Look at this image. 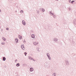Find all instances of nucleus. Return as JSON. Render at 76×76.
Listing matches in <instances>:
<instances>
[{
    "mask_svg": "<svg viewBox=\"0 0 76 76\" xmlns=\"http://www.w3.org/2000/svg\"><path fill=\"white\" fill-rule=\"evenodd\" d=\"M53 41H54L55 42H57V39L56 38H54L53 39Z\"/></svg>",
    "mask_w": 76,
    "mask_h": 76,
    "instance_id": "obj_7",
    "label": "nucleus"
},
{
    "mask_svg": "<svg viewBox=\"0 0 76 76\" xmlns=\"http://www.w3.org/2000/svg\"><path fill=\"white\" fill-rule=\"evenodd\" d=\"M39 10L42 11V12H45V10L42 8H40Z\"/></svg>",
    "mask_w": 76,
    "mask_h": 76,
    "instance_id": "obj_2",
    "label": "nucleus"
},
{
    "mask_svg": "<svg viewBox=\"0 0 76 76\" xmlns=\"http://www.w3.org/2000/svg\"><path fill=\"white\" fill-rule=\"evenodd\" d=\"M19 66H20V64H19V63H18L16 64V66H17V67H19Z\"/></svg>",
    "mask_w": 76,
    "mask_h": 76,
    "instance_id": "obj_16",
    "label": "nucleus"
},
{
    "mask_svg": "<svg viewBox=\"0 0 76 76\" xmlns=\"http://www.w3.org/2000/svg\"><path fill=\"white\" fill-rule=\"evenodd\" d=\"M58 0H57V1H58Z\"/></svg>",
    "mask_w": 76,
    "mask_h": 76,
    "instance_id": "obj_37",
    "label": "nucleus"
},
{
    "mask_svg": "<svg viewBox=\"0 0 76 76\" xmlns=\"http://www.w3.org/2000/svg\"><path fill=\"white\" fill-rule=\"evenodd\" d=\"M35 35L34 34H32L31 35V37L33 39H35Z\"/></svg>",
    "mask_w": 76,
    "mask_h": 76,
    "instance_id": "obj_3",
    "label": "nucleus"
},
{
    "mask_svg": "<svg viewBox=\"0 0 76 76\" xmlns=\"http://www.w3.org/2000/svg\"><path fill=\"white\" fill-rule=\"evenodd\" d=\"M37 13H38V14H39V11L38 10L37 11Z\"/></svg>",
    "mask_w": 76,
    "mask_h": 76,
    "instance_id": "obj_22",
    "label": "nucleus"
},
{
    "mask_svg": "<svg viewBox=\"0 0 76 76\" xmlns=\"http://www.w3.org/2000/svg\"><path fill=\"white\" fill-rule=\"evenodd\" d=\"M73 2H75V1H71V3H73Z\"/></svg>",
    "mask_w": 76,
    "mask_h": 76,
    "instance_id": "obj_27",
    "label": "nucleus"
},
{
    "mask_svg": "<svg viewBox=\"0 0 76 76\" xmlns=\"http://www.w3.org/2000/svg\"><path fill=\"white\" fill-rule=\"evenodd\" d=\"M28 58L30 60H32V58L31 57L29 56L28 57Z\"/></svg>",
    "mask_w": 76,
    "mask_h": 76,
    "instance_id": "obj_11",
    "label": "nucleus"
},
{
    "mask_svg": "<svg viewBox=\"0 0 76 76\" xmlns=\"http://www.w3.org/2000/svg\"><path fill=\"white\" fill-rule=\"evenodd\" d=\"M74 23L75 25H76V20H75L74 21Z\"/></svg>",
    "mask_w": 76,
    "mask_h": 76,
    "instance_id": "obj_14",
    "label": "nucleus"
},
{
    "mask_svg": "<svg viewBox=\"0 0 76 76\" xmlns=\"http://www.w3.org/2000/svg\"><path fill=\"white\" fill-rule=\"evenodd\" d=\"M1 44L2 45H4V44H5V43H4L2 42L1 43Z\"/></svg>",
    "mask_w": 76,
    "mask_h": 76,
    "instance_id": "obj_26",
    "label": "nucleus"
},
{
    "mask_svg": "<svg viewBox=\"0 0 76 76\" xmlns=\"http://www.w3.org/2000/svg\"><path fill=\"white\" fill-rule=\"evenodd\" d=\"M33 73H31V75H33Z\"/></svg>",
    "mask_w": 76,
    "mask_h": 76,
    "instance_id": "obj_35",
    "label": "nucleus"
},
{
    "mask_svg": "<svg viewBox=\"0 0 76 76\" xmlns=\"http://www.w3.org/2000/svg\"><path fill=\"white\" fill-rule=\"evenodd\" d=\"M47 57H48V58L50 57V56H47Z\"/></svg>",
    "mask_w": 76,
    "mask_h": 76,
    "instance_id": "obj_31",
    "label": "nucleus"
},
{
    "mask_svg": "<svg viewBox=\"0 0 76 76\" xmlns=\"http://www.w3.org/2000/svg\"><path fill=\"white\" fill-rule=\"evenodd\" d=\"M48 58L50 60H51V57L50 56Z\"/></svg>",
    "mask_w": 76,
    "mask_h": 76,
    "instance_id": "obj_24",
    "label": "nucleus"
},
{
    "mask_svg": "<svg viewBox=\"0 0 76 76\" xmlns=\"http://www.w3.org/2000/svg\"><path fill=\"white\" fill-rule=\"evenodd\" d=\"M1 12V10L0 9V13Z\"/></svg>",
    "mask_w": 76,
    "mask_h": 76,
    "instance_id": "obj_33",
    "label": "nucleus"
},
{
    "mask_svg": "<svg viewBox=\"0 0 76 76\" xmlns=\"http://www.w3.org/2000/svg\"><path fill=\"white\" fill-rule=\"evenodd\" d=\"M37 50L38 51H39V48H37Z\"/></svg>",
    "mask_w": 76,
    "mask_h": 76,
    "instance_id": "obj_25",
    "label": "nucleus"
},
{
    "mask_svg": "<svg viewBox=\"0 0 76 76\" xmlns=\"http://www.w3.org/2000/svg\"><path fill=\"white\" fill-rule=\"evenodd\" d=\"M49 13L50 14V15H53V16L54 15V14L52 12L50 11V12H49Z\"/></svg>",
    "mask_w": 76,
    "mask_h": 76,
    "instance_id": "obj_8",
    "label": "nucleus"
},
{
    "mask_svg": "<svg viewBox=\"0 0 76 76\" xmlns=\"http://www.w3.org/2000/svg\"><path fill=\"white\" fill-rule=\"evenodd\" d=\"M25 42V40H23V42Z\"/></svg>",
    "mask_w": 76,
    "mask_h": 76,
    "instance_id": "obj_34",
    "label": "nucleus"
},
{
    "mask_svg": "<svg viewBox=\"0 0 76 76\" xmlns=\"http://www.w3.org/2000/svg\"><path fill=\"white\" fill-rule=\"evenodd\" d=\"M31 60H33L34 61H35L34 60V59L33 58H32V59H31Z\"/></svg>",
    "mask_w": 76,
    "mask_h": 76,
    "instance_id": "obj_32",
    "label": "nucleus"
},
{
    "mask_svg": "<svg viewBox=\"0 0 76 76\" xmlns=\"http://www.w3.org/2000/svg\"><path fill=\"white\" fill-rule=\"evenodd\" d=\"M33 44L34 45H37L38 44V42H33Z\"/></svg>",
    "mask_w": 76,
    "mask_h": 76,
    "instance_id": "obj_5",
    "label": "nucleus"
},
{
    "mask_svg": "<svg viewBox=\"0 0 76 76\" xmlns=\"http://www.w3.org/2000/svg\"><path fill=\"white\" fill-rule=\"evenodd\" d=\"M20 13H23V10H22L20 11Z\"/></svg>",
    "mask_w": 76,
    "mask_h": 76,
    "instance_id": "obj_21",
    "label": "nucleus"
},
{
    "mask_svg": "<svg viewBox=\"0 0 76 76\" xmlns=\"http://www.w3.org/2000/svg\"><path fill=\"white\" fill-rule=\"evenodd\" d=\"M18 37L20 39H22V37L21 36L19 35Z\"/></svg>",
    "mask_w": 76,
    "mask_h": 76,
    "instance_id": "obj_12",
    "label": "nucleus"
},
{
    "mask_svg": "<svg viewBox=\"0 0 76 76\" xmlns=\"http://www.w3.org/2000/svg\"><path fill=\"white\" fill-rule=\"evenodd\" d=\"M2 39H3V40H4V41H6V38H4V37L2 38Z\"/></svg>",
    "mask_w": 76,
    "mask_h": 76,
    "instance_id": "obj_19",
    "label": "nucleus"
},
{
    "mask_svg": "<svg viewBox=\"0 0 76 76\" xmlns=\"http://www.w3.org/2000/svg\"><path fill=\"white\" fill-rule=\"evenodd\" d=\"M24 54L25 55V56H26V54H27V53L26 52H25L24 53Z\"/></svg>",
    "mask_w": 76,
    "mask_h": 76,
    "instance_id": "obj_23",
    "label": "nucleus"
},
{
    "mask_svg": "<svg viewBox=\"0 0 76 76\" xmlns=\"http://www.w3.org/2000/svg\"><path fill=\"white\" fill-rule=\"evenodd\" d=\"M47 56L48 57V56H50V54H49V53H47Z\"/></svg>",
    "mask_w": 76,
    "mask_h": 76,
    "instance_id": "obj_20",
    "label": "nucleus"
},
{
    "mask_svg": "<svg viewBox=\"0 0 76 76\" xmlns=\"http://www.w3.org/2000/svg\"><path fill=\"white\" fill-rule=\"evenodd\" d=\"M21 47L22 48V49L23 50H25V47H24V45H21Z\"/></svg>",
    "mask_w": 76,
    "mask_h": 76,
    "instance_id": "obj_1",
    "label": "nucleus"
},
{
    "mask_svg": "<svg viewBox=\"0 0 76 76\" xmlns=\"http://www.w3.org/2000/svg\"><path fill=\"white\" fill-rule=\"evenodd\" d=\"M69 10H70L71 9V8H69Z\"/></svg>",
    "mask_w": 76,
    "mask_h": 76,
    "instance_id": "obj_30",
    "label": "nucleus"
},
{
    "mask_svg": "<svg viewBox=\"0 0 76 76\" xmlns=\"http://www.w3.org/2000/svg\"><path fill=\"white\" fill-rule=\"evenodd\" d=\"M6 30L8 31L9 30V28H6Z\"/></svg>",
    "mask_w": 76,
    "mask_h": 76,
    "instance_id": "obj_28",
    "label": "nucleus"
},
{
    "mask_svg": "<svg viewBox=\"0 0 76 76\" xmlns=\"http://www.w3.org/2000/svg\"><path fill=\"white\" fill-rule=\"evenodd\" d=\"M45 66H46L45 67H47L48 66V64H47V63H46L45 64Z\"/></svg>",
    "mask_w": 76,
    "mask_h": 76,
    "instance_id": "obj_13",
    "label": "nucleus"
},
{
    "mask_svg": "<svg viewBox=\"0 0 76 76\" xmlns=\"http://www.w3.org/2000/svg\"><path fill=\"white\" fill-rule=\"evenodd\" d=\"M30 72H33L34 71V68L32 67H31L30 69Z\"/></svg>",
    "mask_w": 76,
    "mask_h": 76,
    "instance_id": "obj_6",
    "label": "nucleus"
},
{
    "mask_svg": "<svg viewBox=\"0 0 76 76\" xmlns=\"http://www.w3.org/2000/svg\"><path fill=\"white\" fill-rule=\"evenodd\" d=\"M0 28H1V27L0 26Z\"/></svg>",
    "mask_w": 76,
    "mask_h": 76,
    "instance_id": "obj_36",
    "label": "nucleus"
},
{
    "mask_svg": "<svg viewBox=\"0 0 76 76\" xmlns=\"http://www.w3.org/2000/svg\"><path fill=\"white\" fill-rule=\"evenodd\" d=\"M53 17L54 19H56V15H55L54 14L53 15Z\"/></svg>",
    "mask_w": 76,
    "mask_h": 76,
    "instance_id": "obj_10",
    "label": "nucleus"
},
{
    "mask_svg": "<svg viewBox=\"0 0 76 76\" xmlns=\"http://www.w3.org/2000/svg\"><path fill=\"white\" fill-rule=\"evenodd\" d=\"M22 23L23 25H26V23H25V21L24 20L22 21Z\"/></svg>",
    "mask_w": 76,
    "mask_h": 76,
    "instance_id": "obj_9",
    "label": "nucleus"
},
{
    "mask_svg": "<svg viewBox=\"0 0 76 76\" xmlns=\"http://www.w3.org/2000/svg\"><path fill=\"white\" fill-rule=\"evenodd\" d=\"M56 73H53V74L52 76H56Z\"/></svg>",
    "mask_w": 76,
    "mask_h": 76,
    "instance_id": "obj_18",
    "label": "nucleus"
},
{
    "mask_svg": "<svg viewBox=\"0 0 76 76\" xmlns=\"http://www.w3.org/2000/svg\"><path fill=\"white\" fill-rule=\"evenodd\" d=\"M15 41H16V43H18V40L17 39H16V38L15 39Z\"/></svg>",
    "mask_w": 76,
    "mask_h": 76,
    "instance_id": "obj_17",
    "label": "nucleus"
},
{
    "mask_svg": "<svg viewBox=\"0 0 76 76\" xmlns=\"http://www.w3.org/2000/svg\"><path fill=\"white\" fill-rule=\"evenodd\" d=\"M2 59L3 61H5L6 60V58L5 57H3Z\"/></svg>",
    "mask_w": 76,
    "mask_h": 76,
    "instance_id": "obj_15",
    "label": "nucleus"
},
{
    "mask_svg": "<svg viewBox=\"0 0 76 76\" xmlns=\"http://www.w3.org/2000/svg\"><path fill=\"white\" fill-rule=\"evenodd\" d=\"M17 60H17V59L15 60V62H16V61H17Z\"/></svg>",
    "mask_w": 76,
    "mask_h": 76,
    "instance_id": "obj_29",
    "label": "nucleus"
},
{
    "mask_svg": "<svg viewBox=\"0 0 76 76\" xmlns=\"http://www.w3.org/2000/svg\"><path fill=\"white\" fill-rule=\"evenodd\" d=\"M66 64V65H69V61L67 60H66L65 61Z\"/></svg>",
    "mask_w": 76,
    "mask_h": 76,
    "instance_id": "obj_4",
    "label": "nucleus"
}]
</instances>
